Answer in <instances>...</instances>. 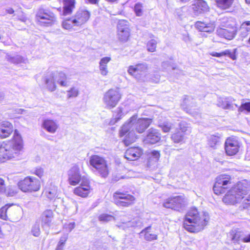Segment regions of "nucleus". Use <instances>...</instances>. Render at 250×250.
I'll use <instances>...</instances> for the list:
<instances>
[{
    "label": "nucleus",
    "mask_w": 250,
    "mask_h": 250,
    "mask_svg": "<svg viewBox=\"0 0 250 250\" xmlns=\"http://www.w3.org/2000/svg\"><path fill=\"white\" fill-rule=\"evenodd\" d=\"M221 106L224 109H229L232 107V104L229 101H224L222 102Z\"/></svg>",
    "instance_id": "nucleus-50"
},
{
    "label": "nucleus",
    "mask_w": 250,
    "mask_h": 250,
    "mask_svg": "<svg viewBox=\"0 0 250 250\" xmlns=\"http://www.w3.org/2000/svg\"><path fill=\"white\" fill-rule=\"evenodd\" d=\"M194 26L198 31L207 32L209 34L213 32L215 29L214 21H211L208 22L197 21L195 23Z\"/></svg>",
    "instance_id": "nucleus-23"
},
{
    "label": "nucleus",
    "mask_w": 250,
    "mask_h": 250,
    "mask_svg": "<svg viewBox=\"0 0 250 250\" xmlns=\"http://www.w3.org/2000/svg\"><path fill=\"white\" fill-rule=\"evenodd\" d=\"M161 134L158 129L151 128L147 131L145 140L147 143L153 145L159 142L161 140Z\"/></svg>",
    "instance_id": "nucleus-21"
},
{
    "label": "nucleus",
    "mask_w": 250,
    "mask_h": 250,
    "mask_svg": "<svg viewBox=\"0 0 250 250\" xmlns=\"http://www.w3.org/2000/svg\"><path fill=\"white\" fill-rule=\"evenodd\" d=\"M115 219L113 215L107 213H102L98 216L99 221L103 223H107Z\"/></svg>",
    "instance_id": "nucleus-34"
},
{
    "label": "nucleus",
    "mask_w": 250,
    "mask_h": 250,
    "mask_svg": "<svg viewBox=\"0 0 250 250\" xmlns=\"http://www.w3.org/2000/svg\"><path fill=\"white\" fill-rule=\"evenodd\" d=\"M45 194L48 198L52 199L56 195V190L55 189H48L46 190Z\"/></svg>",
    "instance_id": "nucleus-43"
},
{
    "label": "nucleus",
    "mask_w": 250,
    "mask_h": 250,
    "mask_svg": "<svg viewBox=\"0 0 250 250\" xmlns=\"http://www.w3.org/2000/svg\"><path fill=\"white\" fill-rule=\"evenodd\" d=\"M143 154V150L138 146H132L128 148L125 152V157L129 161L138 160Z\"/></svg>",
    "instance_id": "nucleus-20"
},
{
    "label": "nucleus",
    "mask_w": 250,
    "mask_h": 250,
    "mask_svg": "<svg viewBox=\"0 0 250 250\" xmlns=\"http://www.w3.org/2000/svg\"><path fill=\"white\" fill-rule=\"evenodd\" d=\"M67 236L66 235H64L60 238V241H59L56 250H63L64 245L67 240Z\"/></svg>",
    "instance_id": "nucleus-37"
},
{
    "label": "nucleus",
    "mask_w": 250,
    "mask_h": 250,
    "mask_svg": "<svg viewBox=\"0 0 250 250\" xmlns=\"http://www.w3.org/2000/svg\"><path fill=\"white\" fill-rule=\"evenodd\" d=\"M218 137L216 136L211 137L209 140V144L211 146L215 145L217 143H218Z\"/></svg>",
    "instance_id": "nucleus-53"
},
{
    "label": "nucleus",
    "mask_w": 250,
    "mask_h": 250,
    "mask_svg": "<svg viewBox=\"0 0 250 250\" xmlns=\"http://www.w3.org/2000/svg\"><path fill=\"white\" fill-rule=\"evenodd\" d=\"M18 187L23 192L31 193L40 190L41 184L38 178L31 176H27L18 182Z\"/></svg>",
    "instance_id": "nucleus-7"
},
{
    "label": "nucleus",
    "mask_w": 250,
    "mask_h": 250,
    "mask_svg": "<svg viewBox=\"0 0 250 250\" xmlns=\"http://www.w3.org/2000/svg\"><path fill=\"white\" fill-rule=\"evenodd\" d=\"M37 18L40 20H47L44 22L47 24L52 23L56 20L55 15L48 10L41 9L37 14Z\"/></svg>",
    "instance_id": "nucleus-24"
},
{
    "label": "nucleus",
    "mask_w": 250,
    "mask_h": 250,
    "mask_svg": "<svg viewBox=\"0 0 250 250\" xmlns=\"http://www.w3.org/2000/svg\"><path fill=\"white\" fill-rule=\"evenodd\" d=\"M122 98V94L117 88H110L104 94L103 101L106 108L111 109L118 104Z\"/></svg>",
    "instance_id": "nucleus-11"
},
{
    "label": "nucleus",
    "mask_w": 250,
    "mask_h": 250,
    "mask_svg": "<svg viewBox=\"0 0 250 250\" xmlns=\"http://www.w3.org/2000/svg\"><path fill=\"white\" fill-rule=\"evenodd\" d=\"M110 60L111 58L110 57H104L102 58L100 62V66L107 67V64Z\"/></svg>",
    "instance_id": "nucleus-46"
},
{
    "label": "nucleus",
    "mask_w": 250,
    "mask_h": 250,
    "mask_svg": "<svg viewBox=\"0 0 250 250\" xmlns=\"http://www.w3.org/2000/svg\"><path fill=\"white\" fill-rule=\"evenodd\" d=\"M117 35L118 40L121 42H126L131 37L130 25L125 20H119L117 25Z\"/></svg>",
    "instance_id": "nucleus-12"
},
{
    "label": "nucleus",
    "mask_w": 250,
    "mask_h": 250,
    "mask_svg": "<svg viewBox=\"0 0 250 250\" xmlns=\"http://www.w3.org/2000/svg\"><path fill=\"white\" fill-rule=\"evenodd\" d=\"M44 173L43 169L42 167L36 168L35 169L34 172H33V174H35L40 178L44 175Z\"/></svg>",
    "instance_id": "nucleus-45"
},
{
    "label": "nucleus",
    "mask_w": 250,
    "mask_h": 250,
    "mask_svg": "<svg viewBox=\"0 0 250 250\" xmlns=\"http://www.w3.org/2000/svg\"><path fill=\"white\" fill-rule=\"evenodd\" d=\"M241 207L243 208H247L250 207V194L242 200Z\"/></svg>",
    "instance_id": "nucleus-42"
},
{
    "label": "nucleus",
    "mask_w": 250,
    "mask_h": 250,
    "mask_svg": "<svg viewBox=\"0 0 250 250\" xmlns=\"http://www.w3.org/2000/svg\"><path fill=\"white\" fill-rule=\"evenodd\" d=\"M62 27L66 30H70L75 26H77L76 23L74 21V17L65 18L62 23Z\"/></svg>",
    "instance_id": "nucleus-33"
},
{
    "label": "nucleus",
    "mask_w": 250,
    "mask_h": 250,
    "mask_svg": "<svg viewBox=\"0 0 250 250\" xmlns=\"http://www.w3.org/2000/svg\"><path fill=\"white\" fill-rule=\"evenodd\" d=\"M158 126L161 128L164 133L169 132L172 129L171 124L168 123H164L162 124H160L158 125Z\"/></svg>",
    "instance_id": "nucleus-39"
},
{
    "label": "nucleus",
    "mask_w": 250,
    "mask_h": 250,
    "mask_svg": "<svg viewBox=\"0 0 250 250\" xmlns=\"http://www.w3.org/2000/svg\"><path fill=\"white\" fill-rule=\"evenodd\" d=\"M6 13L9 14H12L14 13V10L13 8H10L6 10Z\"/></svg>",
    "instance_id": "nucleus-58"
},
{
    "label": "nucleus",
    "mask_w": 250,
    "mask_h": 250,
    "mask_svg": "<svg viewBox=\"0 0 250 250\" xmlns=\"http://www.w3.org/2000/svg\"><path fill=\"white\" fill-rule=\"evenodd\" d=\"M32 232L33 234L35 236H38L40 234V229L38 228H35L32 230Z\"/></svg>",
    "instance_id": "nucleus-55"
},
{
    "label": "nucleus",
    "mask_w": 250,
    "mask_h": 250,
    "mask_svg": "<svg viewBox=\"0 0 250 250\" xmlns=\"http://www.w3.org/2000/svg\"><path fill=\"white\" fill-rule=\"evenodd\" d=\"M43 127L48 132L54 133L58 129V125L55 121L50 119H46L43 121Z\"/></svg>",
    "instance_id": "nucleus-29"
},
{
    "label": "nucleus",
    "mask_w": 250,
    "mask_h": 250,
    "mask_svg": "<svg viewBox=\"0 0 250 250\" xmlns=\"http://www.w3.org/2000/svg\"><path fill=\"white\" fill-rule=\"evenodd\" d=\"M234 0H215L216 6L221 10L230 8Z\"/></svg>",
    "instance_id": "nucleus-31"
},
{
    "label": "nucleus",
    "mask_w": 250,
    "mask_h": 250,
    "mask_svg": "<svg viewBox=\"0 0 250 250\" xmlns=\"http://www.w3.org/2000/svg\"><path fill=\"white\" fill-rule=\"evenodd\" d=\"M100 70L101 71V73L102 74V75L104 76L106 75L108 73L107 67L100 66Z\"/></svg>",
    "instance_id": "nucleus-54"
},
{
    "label": "nucleus",
    "mask_w": 250,
    "mask_h": 250,
    "mask_svg": "<svg viewBox=\"0 0 250 250\" xmlns=\"http://www.w3.org/2000/svg\"><path fill=\"white\" fill-rule=\"evenodd\" d=\"M157 42L154 40H151L147 43L146 46L148 51L154 52L156 50Z\"/></svg>",
    "instance_id": "nucleus-36"
},
{
    "label": "nucleus",
    "mask_w": 250,
    "mask_h": 250,
    "mask_svg": "<svg viewBox=\"0 0 250 250\" xmlns=\"http://www.w3.org/2000/svg\"><path fill=\"white\" fill-rule=\"evenodd\" d=\"M54 214L51 209H46L44 210L41 216L42 223L44 225H49L53 218Z\"/></svg>",
    "instance_id": "nucleus-30"
},
{
    "label": "nucleus",
    "mask_w": 250,
    "mask_h": 250,
    "mask_svg": "<svg viewBox=\"0 0 250 250\" xmlns=\"http://www.w3.org/2000/svg\"><path fill=\"white\" fill-rule=\"evenodd\" d=\"M58 83L62 86L68 85L67 77L65 73L63 72H60L59 73Z\"/></svg>",
    "instance_id": "nucleus-35"
},
{
    "label": "nucleus",
    "mask_w": 250,
    "mask_h": 250,
    "mask_svg": "<svg viewBox=\"0 0 250 250\" xmlns=\"http://www.w3.org/2000/svg\"><path fill=\"white\" fill-rule=\"evenodd\" d=\"M237 30L238 25L236 22L232 19H228L221 27L217 28L216 34L221 38L231 40L235 37Z\"/></svg>",
    "instance_id": "nucleus-6"
},
{
    "label": "nucleus",
    "mask_w": 250,
    "mask_h": 250,
    "mask_svg": "<svg viewBox=\"0 0 250 250\" xmlns=\"http://www.w3.org/2000/svg\"><path fill=\"white\" fill-rule=\"evenodd\" d=\"M188 131V126L186 123H181L179 126L171 135V139L176 144L182 143L184 142L185 136Z\"/></svg>",
    "instance_id": "nucleus-16"
},
{
    "label": "nucleus",
    "mask_w": 250,
    "mask_h": 250,
    "mask_svg": "<svg viewBox=\"0 0 250 250\" xmlns=\"http://www.w3.org/2000/svg\"><path fill=\"white\" fill-rule=\"evenodd\" d=\"M79 94V91L75 87H72L67 91V97L69 98L77 97Z\"/></svg>",
    "instance_id": "nucleus-41"
},
{
    "label": "nucleus",
    "mask_w": 250,
    "mask_h": 250,
    "mask_svg": "<svg viewBox=\"0 0 250 250\" xmlns=\"http://www.w3.org/2000/svg\"><path fill=\"white\" fill-rule=\"evenodd\" d=\"M242 147L240 139L236 136L231 135L227 137L225 142L224 148L227 155L233 156L238 154Z\"/></svg>",
    "instance_id": "nucleus-9"
},
{
    "label": "nucleus",
    "mask_w": 250,
    "mask_h": 250,
    "mask_svg": "<svg viewBox=\"0 0 250 250\" xmlns=\"http://www.w3.org/2000/svg\"><path fill=\"white\" fill-rule=\"evenodd\" d=\"M112 202L118 207L128 208L133 206L137 201L136 197L129 191L118 190L113 192Z\"/></svg>",
    "instance_id": "nucleus-3"
},
{
    "label": "nucleus",
    "mask_w": 250,
    "mask_h": 250,
    "mask_svg": "<svg viewBox=\"0 0 250 250\" xmlns=\"http://www.w3.org/2000/svg\"><path fill=\"white\" fill-rule=\"evenodd\" d=\"M187 204V199L184 195L170 197L163 203L164 207L178 211H183Z\"/></svg>",
    "instance_id": "nucleus-10"
},
{
    "label": "nucleus",
    "mask_w": 250,
    "mask_h": 250,
    "mask_svg": "<svg viewBox=\"0 0 250 250\" xmlns=\"http://www.w3.org/2000/svg\"><path fill=\"white\" fill-rule=\"evenodd\" d=\"M141 233L143 234L145 239L147 241H154L158 238V235L151 230V226L145 228Z\"/></svg>",
    "instance_id": "nucleus-28"
},
{
    "label": "nucleus",
    "mask_w": 250,
    "mask_h": 250,
    "mask_svg": "<svg viewBox=\"0 0 250 250\" xmlns=\"http://www.w3.org/2000/svg\"><path fill=\"white\" fill-rule=\"evenodd\" d=\"M242 241L244 243H250V233L247 236H246L242 239Z\"/></svg>",
    "instance_id": "nucleus-56"
},
{
    "label": "nucleus",
    "mask_w": 250,
    "mask_h": 250,
    "mask_svg": "<svg viewBox=\"0 0 250 250\" xmlns=\"http://www.w3.org/2000/svg\"><path fill=\"white\" fill-rule=\"evenodd\" d=\"M238 111L240 112L245 111L250 112V102H247L241 104L238 108Z\"/></svg>",
    "instance_id": "nucleus-40"
},
{
    "label": "nucleus",
    "mask_w": 250,
    "mask_h": 250,
    "mask_svg": "<svg viewBox=\"0 0 250 250\" xmlns=\"http://www.w3.org/2000/svg\"><path fill=\"white\" fill-rule=\"evenodd\" d=\"M13 126L11 123L5 122L1 125L0 137L4 139L8 137L12 133Z\"/></svg>",
    "instance_id": "nucleus-26"
},
{
    "label": "nucleus",
    "mask_w": 250,
    "mask_h": 250,
    "mask_svg": "<svg viewBox=\"0 0 250 250\" xmlns=\"http://www.w3.org/2000/svg\"><path fill=\"white\" fill-rule=\"evenodd\" d=\"M91 12L86 9H79L73 16L77 26H81L90 19Z\"/></svg>",
    "instance_id": "nucleus-18"
},
{
    "label": "nucleus",
    "mask_w": 250,
    "mask_h": 250,
    "mask_svg": "<svg viewBox=\"0 0 250 250\" xmlns=\"http://www.w3.org/2000/svg\"><path fill=\"white\" fill-rule=\"evenodd\" d=\"M208 214L195 207H190L183 218V227L188 232L197 233L203 230L209 221Z\"/></svg>",
    "instance_id": "nucleus-1"
},
{
    "label": "nucleus",
    "mask_w": 250,
    "mask_h": 250,
    "mask_svg": "<svg viewBox=\"0 0 250 250\" xmlns=\"http://www.w3.org/2000/svg\"><path fill=\"white\" fill-rule=\"evenodd\" d=\"M232 183V178L230 175L226 173L219 175L215 178L213 187L214 193L217 195L224 194Z\"/></svg>",
    "instance_id": "nucleus-5"
},
{
    "label": "nucleus",
    "mask_w": 250,
    "mask_h": 250,
    "mask_svg": "<svg viewBox=\"0 0 250 250\" xmlns=\"http://www.w3.org/2000/svg\"><path fill=\"white\" fill-rule=\"evenodd\" d=\"M241 237L240 232L237 231L232 234L231 239L234 242H238L240 240Z\"/></svg>",
    "instance_id": "nucleus-48"
},
{
    "label": "nucleus",
    "mask_w": 250,
    "mask_h": 250,
    "mask_svg": "<svg viewBox=\"0 0 250 250\" xmlns=\"http://www.w3.org/2000/svg\"><path fill=\"white\" fill-rule=\"evenodd\" d=\"M88 2L92 4H96L99 3L100 0H86Z\"/></svg>",
    "instance_id": "nucleus-57"
},
{
    "label": "nucleus",
    "mask_w": 250,
    "mask_h": 250,
    "mask_svg": "<svg viewBox=\"0 0 250 250\" xmlns=\"http://www.w3.org/2000/svg\"><path fill=\"white\" fill-rule=\"evenodd\" d=\"M87 178L85 175L81 174L80 168L77 165L73 166L68 171V181L71 186L78 185L84 179Z\"/></svg>",
    "instance_id": "nucleus-14"
},
{
    "label": "nucleus",
    "mask_w": 250,
    "mask_h": 250,
    "mask_svg": "<svg viewBox=\"0 0 250 250\" xmlns=\"http://www.w3.org/2000/svg\"><path fill=\"white\" fill-rule=\"evenodd\" d=\"M19 209L13 203L4 205L0 208V219L7 221L10 219L17 218Z\"/></svg>",
    "instance_id": "nucleus-13"
},
{
    "label": "nucleus",
    "mask_w": 250,
    "mask_h": 250,
    "mask_svg": "<svg viewBox=\"0 0 250 250\" xmlns=\"http://www.w3.org/2000/svg\"><path fill=\"white\" fill-rule=\"evenodd\" d=\"M250 191V186L247 182H238L225 194L222 201L227 205H235L242 203Z\"/></svg>",
    "instance_id": "nucleus-2"
},
{
    "label": "nucleus",
    "mask_w": 250,
    "mask_h": 250,
    "mask_svg": "<svg viewBox=\"0 0 250 250\" xmlns=\"http://www.w3.org/2000/svg\"><path fill=\"white\" fill-rule=\"evenodd\" d=\"M153 118H136L131 123L135 122L134 128L137 132L138 133H143L149 127L153 122Z\"/></svg>",
    "instance_id": "nucleus-19"
},
{
    "label": "nucleus",
    "mask_w": 250,
    "mask_h": 250,
    "mask_svg": "<svg viewBox=\"0 0 250 250\" xmlns=\"http://www.w3.org/2000/svg\"><path fill=\"white\" fill-rule=\"evenodd\" d=\"M192 6L193 11L196 15L205 13L209 10V7L204 0H194Z\"/></svg>",
    "instance_id": "nucleus-22"
},
{
    "label": "nucleus",
    "mask_w": 250,
    "mask_h": 250,
    "mask_svg": "<svg viewBox=\"0 0 250 250\" xmlns=\"http://www.w3.org/2000/svg\"><path fill=\"white\" fill-rule=\"evenodd\" d=\"M63 7L62 15L66 16L71 15L75 8V0H62Z\"/></svg>",
    "instance_id": "nucleus-25"
},
{
    "label": "nucleus",
    "mask_w": 250,
    "mask_h": 250,
    "mask_svg": "<svg viewBox=\"0 0 250 250\" xmlns=\"http://www.w3.org/2000/svg\"><path fill=\"white\" fill-rule=\"evenodd\" d=\"M134 11L137 16H141L143 13V5L141 3H137L134 5Z\"/></svg>",
    "instance_id": "nucleus-38"
},
{
    "label": "nucleus",
    "mask_w": 250,
    "mask_h": 250,
    "mask_svg": "<svg viewBox=\"0 0 250 250\" xmlns=\"http://www.w3.org/2000/svg\"><path fill=\"white\" fill-rule=\"evenodd\" d=\"M45 83L46 84L49 85L51 83H53V85L52 87H49L48 88L51 91H53L56 89V85L55 84V83L52 81V80L49 78H47L45 79Z\"/></svg>",
    "instance_id": "nucleus-52"
},
{
    "label": "nucleus",
    "mask_w": 250,
    "mask_h": 250,
    "mask_svg": "<svg viewBox=\"0 0 250 250\" xmlns=\"http://www.w3.org/2000/svg\"><path fill=\"white\" fill-rule=\"evenodd\" d=\"M13 140L14 142L13 149L14 150L21 149L23 146L22 140L17 130L15 131Z\"/></svg>",
    "instance_id": "nucleus-32"
},
{
    "label": "nucleus",
    "mask_w": 250,
    "mask_h": 250,
    "mask_svg": "<svg viewBox=\"0 0 250 250\" xmlns=\"http://www.w3.org/2000/svg\"><path fill=\"white\" fill-rule=\"evenodd\" d=\"M6 191L5 181L0 177V193H4Z\"/></svg>",
    "instance_id": "nucleus-47"
},
{
    "label": "nucleus",
    "mask_w": 250,
    "mask_h": 250,
    "mask_svg": "<svg viewBox=\"0 0 250 250\" xmlns=\"http://www.w3.org/2000/svg\"><path fill=\"white\" fill-rule=\"evenodd\" d=\"M151 154L152 155L151 157H150V159H154L156 161H157L160 157V151L158 150H153L151 151Z\"/></svg>",
    "instance_id": "nucleus-49"
},
{
    "label": "nucleus",
    "mask_w": 250,
    "mask_h": 250,
    "mask_svg": "<svg viewBox=\"0 0 250 250\" xmlns=\"http://www.w3.org/2000/svg\"><path fill=\"white\" fill-rule=\"evenodd\" d=\"M246 2L248 4H250V0H245Z\"/></svg>",
    "instance_id": "nucleus-59"
},
{
    "label": "nucleus",
    "mask_w": 250,
    "mask_h": 250,
    "mask_svg": "<svg viewBox=\"0 0 250 250\" xmlns=\"http://www.w3.org/2000/svg\"><path fill=\"white\" fill-rule=\"evenodd\" d=\"M92 188L90 180L87 179H84L79 185L75 188L73 190V193L83 198H87L92 191Z\"/></svg>",
    "instance_id": "nucleus-15"
},
{
    "label": "nucleus",
    "mask_w": 250,
    "mask_h": 250,
    "mask_svg": "<svg viewBox=\"0 0 250 250\" xmlns=\"http://www.w3.org/2000/svg\"><path fill=\"white\" fill-rule=\"evenodd\" d=\"M147 70V66L143 63H139L128 66L127 72L131 76L139 79Z\"/></svg>",
    "instance_id": "nucleus-17"
},
{
    "label": "nucleus",
    "mask_w": 250,
    "mask_h": 250,
    "mask_svg": "<svg viewBox=\"0 0 250 250\" xmlns=\"http://www.w3.org/2000/svg\"><path fill=\"white\" fill-rule=\"evenodd\" d=\"M89 163L102 177H105L108 175L109 166L104 157L98 155H92L90 157Z\"/></svg>",
    "instance_id": "nucleus-8"
},
{
    "label": "nucleus",
    "mask_w": 250,
    "mask_h": 250,
    "mask_svg": "<svg viewBox=\"0 0 250 250\" xmlns=\"http://www.w3.org/2000/svg\"><path fill=\"white\" fill-rule=\"evenodd\" d=\"M13 157V153H10L9 151L3 154H0V159H9Z\"/></svg>",
    "instance_id": "nucleus-51"
},
{
    "label": "nucleus",
    "mask_w": 250,
    "mask_h": 250,
    "mask_svg": "<svg viewBox=\"0 0 250 250\" xmlns=\"http://www.w3.org/2000/svg\"><path fill=\"white\" fill-rule=\"evenodd\" d=\"M236 49H234L233 51H231L230 50H225L221 52H211L210 55L212 57H221L222 56H228L232 60H235L237 59L236 54Z\"/></svg>",
    "instance_id": "nucleus-27"
},
{
    "label": "nucleus",
    "mask_w": 250,
    "mask_h": 250,
    "mask_svg": "<svg viewBox=\"0 0 250 250\" xmlns=\"http://www.w3.org/2000/svg\"><path fill=\"white\" fill-rule=\"evenodd\" d=\"M137 115L131 116L128 122L123 125L119 132V136L122 138V142L125 146H128L134 143L137 139V136L133 133L131 129L130 124L134 121L136 120Z\"/></svg>",
    "instance_id": "nucleus-4"
},
{
    "label": "nucleus",
    "mask_w": 250,
    "mask_h": 250,
    "mask_svg": "<svg viewBox=\"0 0 250 250\" xmlns=\"http://www.w3.org/2000/svg\"><path fill=\"white\" fill-rule=\"evenodd\" d=\"M240 29L243 30H246L247 31H250V21H246L243 22L240 27Z\"/></svg>",
    "instance_id": "nucleus-44"
}]
</instances>
